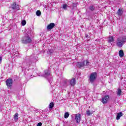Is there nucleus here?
<instances>
[{"label": "nucleus", "instance_id": "19", "mask_svg": "<svg viewBox=\"0 0 126 126\" xmlns=\"http://www.w3.org/2000/svg\"><path fill=\"white\" fill-rule=\"evenodd\" d=\"M117 95H118V96H121L122 95V90L120 89L117 90Z\"/></svg>", "mask_w": 126, "mask_h": 126}, {"label": "nucleus", "instance_id": "8", "mask_svg": "<svg viewBox=\"0 0 126 126\" xmlns=\"http://www.w3.org/2000/svg\"><path fill=\"white\" fill-rule=\"evenodd\" d=\"M51 75V71L49 70V69L45 70L44 71V74L43 75V76L45 78H48L49 76Z\"/></svg>", "mask_w": 126, "mask_h": 126}, {"label": "nucleus", "instance_id": "11", "mask_svg": "<svg viewBox=\"0 0 126 126\" xmlns=\"http://www.w3.org/2000/svg\"><path fill=\"white\" fill-rule=\"evenodd\" d=\"M70 85L71 86H74L76 83V81L75 80V78H73L71 79L69 81Z\"/></svg>", "mask_w": 126, "mask_h": 126}, {"label": "nucleus", "instance_id": "27", "mask_svg": "<svg viewBox=\"0 0 126 126\" xmlns=\"http://www.w3.org/2000/svg\"><path fill=\"white\" fill-rule=\"evenodd\" d=\"M85 63H86V65H87V66H89V62H88V61H85Z\"/></svg>", "mask_w": 126, "mask_h": 126}, {"label": "nucleus", "instance_id": "4", "mask_svg": "<svg viewBox=\"0 0 126 126\" xmlns=\"http://www.w3.org/2000/svg\"><path fill=\"white\" fill-rule=\"evenodd\" d=\"M6 85L7 86L8 88H11V86H12V84H13V81L11 78L7 79L6 81Z\"/></svg>", "mask_w": 126, "mask_h": 126}, {"label": "nucleus", "instance_id": "6", "mask_svg": "<svg viewBox=\"0 0 126 126\" xmlns=\"http://www.w3.org/2000/svg\"><path fill=\"white\" fill-rule=\"evenodd\" d=\"M109 98H110V96H109V95H106L104 97H102V103H103V104H107V103H108Z\"/></svg>", "mask_w": 126, "mask_h": 126}, {"label": "nucleus", "instance_id": "29", "mask_svg": "<svg viewBox=\"0 0 126 126\" xmlns=\"http://www.w3.org/2000/svg\"><path fill=\"white\" fill-rule=\"evenodd\" d=\"M37 126H42V123L40 122L38 123Z\"/></svg>", "mask_w": 126, "mask_h": 126}, {"label": "nucleus", "instance_id": "20", "mask_svg": "<svg viewBox=\"0 0 126 126\" xmlns=\"http://www.w3.org/2000/svg\"><path fill=\"white\" fill-rule=\"evenodd\" d=\"M93 114V111H90V110H88L87 111V116H90L91 115H92Z\"/></svg>", "mask_w": 126, "mask_h": 126}, {"label": "nucleus", "instance_id": "28", "mask_svg": "<svg viewBox=\"0 0 126 126\" xmlns=\"http://www.w3.org/2000/svg\"><path fill=\"white\" fill-rule=\"evenodd\" d=\"M66 7H67L66 4H63V8L64 9H66Z\"/></svg>", "mask_w": 126, "mask_h": 126}, {"label": "nucleus", "instance_id": "12", "mask_svg": "<svg viewBox=\"0 0 126 126\" xmlns=\"http://www.w3.org/2000/svg\"><path fill=\"white\" fill-rule=\"evenodd\" d=\"M123 112H120L118 113H117V117H116V120H119L120 119H121V117H123Z\"/></svg>", "mask_w": 126, "mask_h": 126}, {"label": "nucleus", "instance_id": "10", "mask_svg": "<svg viewBox=\"0 0 126 126\" xmlns=\"http://www.w3.org/2000/svg\"><path fill=\"white\" fill-rule=\"evenodd\" d=\"M85 65V61H84L83 62L78 63H77V66H78V67H79V68H81V67H84Z\"/></svg>", "mask_w": 126, "mask_h": 126}, {"label": "nucleus", "instance_id": "3", "mask_svg": "<svg viewBox=\"0 0 126 126\" xmlns=\"http://www.w3.org/2000/svg\"><path fill=\"white\" fill-rule=\"evenodd\" d=\"M97 75V72H96L91 73L90 75L89 80L91 83H93V82L96 80Z\"/></svg>", "mask_w": 126, "mask_h": 126}, {"label": "nucleus", "instance_id": "30", "mask_svg": "<svg viewBox=\"0 0 126 126\" xmlns=\"http://www.w3.org/2000/svg\"><path fill=\"white\" fill-rule=\"evenodd\" d=\"M1 61H2V58L0 57V63H1Z\"/></svg>", "mask_w": 126, "mask_h": 126}, {"label": "nucleus", "instance_id": "7", "mask_svg": "<svg viewBox=\"0 0 126 126\" xmlns=\"http://www.w3.org/2000/svg\"><path fill=\"white\" fill-rule=\"evenodd\" d=\"M81 114L78 113L77 114H75V119L77 123H80L81 121Z\"/></svg>", "mask_w": 126, "mask_h": 126}, {"label": "nucleus", "instance_id": "5", "mask_svg": "<svg viewBox=\"0 0 126 126\" xmlns=\"http://www.w3.org/2000/svg\"><path fill=\"white\" fill-rule=\"evenodd\" d=\"M11 7L13 10H19V5L16 4V2H14L11 5Z\"/></svg>", "mask_w": 126, "mask_h": 126}, {"label": "nucleus", "instance_id": "15", "mask_svg": "<svg viewBox=\"0 0 126 126\" xmlns=\"http://www.w3.org/2000/svg\"><path fill=\"white\" fill-rule=\"evenodd\" d=\"M54 50L53 49H48V51H47V54L48 55H53V54L54 53Z\"/></svg>", "mask_w": 126, "mask_h": 126}, {"label": "nucleus", "instance_id": "22", "mask_svg": "<svg viewBox=\"0 0 126 126\" xmlns=\"http://www.w3.org/2000/svg\"><path fill=\"white\" fill-rule=\"evenodd\" d=\"M54 102H51L49 104V108L50 109H53V108H54Z\"/></svg>", "mask_w": 126, "mask_h": 126}, {"label": "nucleus", "instance_id": "9", "mask_svg": "<svg viewBox=\"0 0 126 126\" xmlns=\"http://www.w3.org/2000/svg\"><path fill=\"white\" fill-rule=\"evenodd\" d=\"M55 26H56V24L54 23H51L47 26V30H51V29H53Z\"/></svg>", "mask_w": 126, "mask_h": 126}, {"label": "nucleus", "instance_id": "21", "mask_svg": "<svg viewBox=\"0 0 126 126\" xmlns=\"http://www.w3.org/2000/svg\"><path fill=\"white\" fill-rule=\"evenodd\" d=\"M64 117L65 119H67V118L69 117V113H68V112L65 113Z\"/></svg>", "mask_w": 126, "mask_h": 126}, {"label": "nucleus", "instance_id": "24", "mask_svg": "<svg viewBox=\"0 0 126 126\" xmlns=\"http://www.w3.org/2000/svg\"><path fill=\"white\" fill-rule=\"evenodd\" d=\"M89 9L92 11H93V10L95 9V7H94V6L92 5L90 6Z\"/></svg>", "mask_w": 126, "mask_h": 126}, {"label": "nucleus", "instance_id": "16", "mask_svg": "<svg viewBox=\"0 0 126 126\" xmlns=\"http://www.w3.org/2000/svg\"><path fill=\"white\" fill-rule=\"evenodd\" d=\"M117 14L119 16H121L123 15V10L121 9H119L118 11H117Z\"/></svg>", "mask_w": 126, "mask_h": 126}, {"label": "nucleus", "instance_id": "1", "mask_svg": "<svg viewBox=\"0 0 126 126\" xmlns=\"http://www.w3.org/2000/svg\"><path fill=\"white\" fill-rule=\"evenodd\" d=\"M126 42V36H120L116 40V46L119 48H122Z\"/></svg>", "mask_w": 126, "mask_h": 126}, {"label": "nucleus", "instance_id": "18", "mask_svg": "<svg viewBox=\"0 0 126 126\" xmlns=\"http://www.w3.org/2000/svg\"><path fill=\"white\" fill-rule=\"evenodd\" d=\"M68 82V80H65L63 81V86H64V87H66V86H67V82Z\"/></svg>", "mask_w": 126, "mask_h": 126}, {"label": "nucleus", "instance_id": "23", "mask_svg": "<svg viewBox=\"0 0 126 126\" xmlns=\"http://www.w3.org/2000/svg\"><path fill=\"white\" fill-rule=\"evenodd\" d=\"M37 16H41V11L37 10L36 12Z\"/></svg>", "mask_w": 126, "mask_h": 126}, {"label": "nucleus", "instance_id": "25", "mask_svg": "<svg viewBox=\"0 0 126 126\" xmlns=\"http://www.w3.org/2000/svg\"><path fill=\"white\" fill-rule=\"evenodd\" d=\"M26 25V21H25V20H23V21H22V25L23 26H25Z\"/></svg>", "mask_w": 126, "mask_h": 126}, {"label": "nucleus", "instance_id": "26", "mask_svg": "<svg viewBox=\"0 0 126 126\" xmlns=\"http://www.w3.org/2000/svg\"><path fill=\"white\" fill-rule=\"evenodd\" d=\"M27 63H29V64H30L31 63H32V62H31L30 59H29L27 61Z\"/></svg>", "mask_w": 126, "mask_h": 126}, {"label": "nucleus", "instance_id": "2", "mask_svg": "<svg viewBox=\"0 0 126 126\" xmlns=\"http://www.w3.org/2000/svg\"><path fill=\"white\" fill-rule=\"evenodd\" d=\"M31 36V32L28 31L26 35L22 38V42L23 44H29L32 42V39L30 37Z\"/></svg>", "mask_w": 126, "mask_h": 126}, {"label": "nucleus", "instance_id": "31", "mask_svg": "<svg viewBox=\"0 0 126 126\" xmlns=\"http://www.w3.org/2000/svg\"><path fill=\"white\" fill-rule=\"evenodd\" d=\"M17 53H18V51H17Z\"/></svg>", "mask_w": 126, "mask_h": 126}, {"label": "nucleus", "instance_id": "14", "mask_svg": "<svg viewBox=\"0 0 126 126\" xmlns=\"http://www.w3.org/2000/svg\"><path fill=\"white\" fill-rule=\"evenodd\" d=\"M14 120L15 122H17L18 121V113H16L14 115Z\"/></svg>", "mask_w": 126, "mask_h": 126}, {"label": "nucleus", "instance_id": "13", "mask_svg": "<svg viewBox=\"0 0 126 126\" xmlns=\"http://www.w3.org/2000/svg\"><path fill=\"white\" fill-rule=\"evenodd\" d=\"M119 57H120V58H123L124 57V56H125V54L124 53V50H120L119 51Z\"/></svg>", "mask_w": 126, "mask_h": 126}, {"label": "nucleus", "instance_id": "17", "mask_svg": "<svg viewBox=\"0 0 126 126\" xmlns=\"http://www.w3.org/2000/svg\"><path fill=\"white\" fill-rule=\"evenodd\" d=\"M109 43H111V42H114V37L113 36H110L108 39Z\"/></svg>", "mask_w": 126, "mask_h": 126}]
</instances>
